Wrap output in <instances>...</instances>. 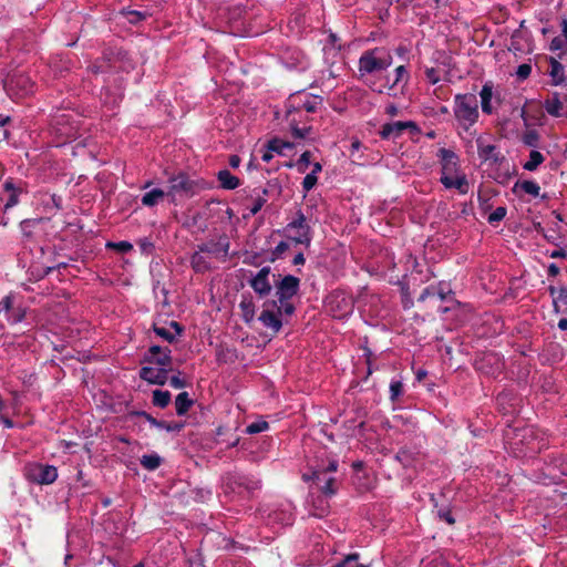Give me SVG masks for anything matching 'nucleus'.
Wrapping results in <instances>:
<instances>
[{"mask_svg": "<svg viewBox=\"0 0 567 567\" xmlns=\"http://www.w3.org/2000/svg\"><path fill=\"white\" fill-rule=\"evenodd\" d=\"M359 555L350 554L343 560L332 567H368L367 565L359 564Z\"/></svg>", "mask_w": 567, "mask_h": 567, "instance_id": "4c0bfd02", "label": "nucleus"}, {"mask_svg": "<svg viewBox=\"0 0 567 567\" xmlns=\"http://www.w3.org/2000/svg\"><path fill=\"white\" fill-rule=\"evenodd\" d=\"M40 219H24L20 223V229L24 237L30 238L32 236V228L39 224Z\"/></svg>", "mask_w": 567, "mask_h": 567, "instance_id": "c03bdc74", "label": "nucleus"}, {"mask_svg": "<svg viewBox=\"0 0 567 567\" xmlns=\"http://www.w3.org/2000/svg\"><path fill=\"white\" fill-rule=\"evenodd\" d=\"M279 307L281 308V315L291 316L295 312V307L292 303L288 301H279Z\"/></svg>", "mask_w": 567, "mask_h": 567, "instance_id": "5fc2aeb1", "label": "nucleus"}, {"mask_svg": "<svg viewBox=\"0 0 567 567\" xmlns=\"http://www.w3.org/2000/svg\"><path fill=\"white\" fill-rule=\"evenodd\" d=\"M268 189L267 188H255L251 194L252 204L248 208L251 215H256L267 202Z\"/></svg>", "mask_w": 567, "mask_h": 567, "instance_id": "393cba45", "label": "nucleus"}, {"mask_svg": "<svg viewBox=\"0 0 567 567\" xmlns=\"http://www.w3.org/2000/svg\"><path fill=\"white\" fill-rule=\"evenodd\" d=\"M217 179L224 189H235L240 185L239 178L233 175L228 169L219 171Z\"/></svg>", "mask_w": 567, "mask_h": 567, "instance_id": "bb28decb", "label": "nucleus"}, {"mask_svg": "<svg viewBox=\"0 0 567 567\" xmlns=\"http://www.w3.org/2000/svg\"><path fill=\"white\" fill-rule=\"evenodd\" d=\"M240 308L243 310V318L246 322L252 321L255 317V307L251 301H241Z\"/></svg>", "mask_w": 567, "mask_h": 567, "instance_id": "a19ab883", "label": "nucleus"}, {"mask_svg": "<svg viewBox=\"0 0 567 567\" xmlns=\"http://www.w3.org/2000/svg\"><path fill=\"white\" fill-rule=\"evenodd\" d=\"M478 155L482 159L488 161L493 157L495 146L491 144H484L483 142L478 141Z\"/></svg>", "mask_w": 567, "mask_h": 567, "instance_id": "58836bf2", "label": "nucleus"}, {"mask_svg": "<svg viewBox=\"0 0 567 567\" xmlns=\"http://www.w3.org/2000/svg\"><path fill=\"white\" fill-rule=\"evenodd\" d=\"M427 298L432 301H450L452 300L451 290L449 287L440 288L439 290L427 289Z\"/></svg>", "mask_w": 567, "mask_h": 567, "instance_id": "7c9ffc66", "label": "nucleus"}, {"mask_svg": "<svg viewBox=\"0 0 567 567\" xmlns=\"http://www.w3.org/2000/svg\"><path fill=\"white\" fill-rule=\"evenodd\" d=\"M169 328L171 329H167L165 327H157L155 326L154 327V332L163 338L164 340H166L167 342H173L177 336H179L183 331L181 324L176 321H171L169 322Z\"/></svg>", "mask_w": 567, "mask_h": 567, "instance_id": "4be33fe9", "label": "nucleus"}, {"mask_svg": "<svg viewBox=\"0 0 567 567\" xmlns=\"http://www.w3.org/2000/svg\"><path fill=\"white\" fill-rule=\"evenodd\" d=\"M329 42L331 43L332 49L340 50L341 44H338V37L334 33L329 34Z\"/></svg>", "mask_w": 567, "mask_h": 567, "instance_id": "0e129e2a", "label": "nucleus"}, {"mask_svg": "<svg viewBox=\"0 0 567 567\" xmlns=\"http://www.w3.org/2000/svg\"><path fill=\"white\" fill-rule=\"evenodd\" d=\"M338 470V462L330 460L327 466H317L310 478L313 481L318 489L327 497H331L337 493V482L334 473ZM303 480L308 481L309 476L303 474Z\"/></svg>", "mask_w": 567, "mask_h": 567, "instance_id": "20e7f679", "label": "nucleus"}, {"mask_svg": "<svg viewBox=\"0 0 567 567\" xmlns=\"http://www.w3.org/2000/svg\"><path fill=\"white\" fill-rule=\"evenodd\" d=\"M293 522V514L290 508L276 509L269 514V523L278 524L281 526L291 525Z\"/></svg>", "mask_w": 567, "mask_h": 567, "instance_id": "b1692460", "label": "nucleus"}, {"mask_svg": "<svg viewBox=\"0 0 567 567\" xmlns=\"http://www.w3.org/2000/svg\"><path fill=\"white\" fill-rule=\"evenodd\" d=\"M549 75L554 85H559L565 80V69L556 59H550Z\"/></svg>", "mask_w": 567, "mask_h": 567, "instance_id": "cd10ccee", "label": "nucleus"}, {"mask_svg": "<svg viewBox=\"0 0 567 567\" xmlns=\"http://www.w3.org/2000/svg\"><path fill=\"white\" fill-rule=\"evenodd\" d=\"M408 127L414 128V124L412 122H394L388 123L383 125L381 131V136L383 138H395L402 134Z\"/></svg>", "mask_w": 567, "mask_h": 567, "instance_id": "412c9836", "label": "nucleus"}, {"mask_svg": "<svg viewBox=\"0 0 567 567\" xmlns=\"http://www.w3.org/2000/svg\"><path fill=\"white\" fill-rule=\"evenodd\" d=\"M0 316L11 324L21 322L25 318V310L22 307H14L12 296H6L0 300Z\"/></svg>", "mask_w": 567, "mask_h": 567, "instance_id": "2eb2a0df", "label": "nucleus"}, {"mask_svg": "<svg viewBox=\"0 0 567 567\" xmlns=\"http://www.w3.org/2000/svg\"><path fill=\"white\" fill-rule=\"evenodd\" d=\"M267 147L279 155H284L286 150H291L293 147V144L279 138H274L268 142Z\"/></svg>", "mask_w": 567, "mask_h": 567, "instance_id": "2f4dec72", "label": "nucleus"}, {"mask_svg": "<svg viewBox=\"0 0 567 567\" xmlns=\"http://www.w3.org/2000/svg\"><path fill=\"white\" fill-rule=\"evenodd\" d=\"M300 280L292 276H285L277 285L276 295L278 297V301H288L290 300L299 290Z\"/></svg>", "mask_w": 567, "mask_h": 567, "instance_id": "dca6fc26", "label": "nucleus"}, {"mask_svg": "<svg viewBox=\"0 0 567 567\" xmlns=\"http://www.w3.org/2000/svg\"><path fill=\"white\" fill-rule=\"evenodd\" d=\"M310 157H311V153L309 151H306L300 155L299 159L296 163V166H297V169L299 173L307 172L308 167L311 164Z\"/></svg>", "mask_w": 567, "mask_h": 567, "instance_id": "79ce46f5", "label": "nucleus"}, {"mask_svg": "<svg viewBox=\"0 0 567 567\" xmlns=\"http://www.w3.org/2000/svg\"><path fill=\"white\" fill-rule=\"evenodd\" d=\"M522 189L528 194V195H532L534 197H537L539 195V192H540V187L538 186L537 183L535 182H532V181H526L522 184Z\"/></svg>", "mask_w": 567, "mask_h": 567, "instance_id": "49530a36", "label": "nucleus"}, {"mask_svg": "<svg viewBox=\"0 0 567 567\" xmlns=\"http://www.w3.org/2000/svg\"><path fill=\"white\" fill-rule=\"evenodd\" d=\"M268 427H269L268 422H266L264 420H259V421L250 423L247 426L246 432L248 434H257V433H261L264 431H267Z\"/></svg>", "mask_w": 567, "mask_h": 567, "instance_id": "37998d69", "label": "nucleus"}, {"mask_svg": "<svg viewBox=\"0 0 567 567\" xmlns=\"http://www.w3.org/2000/svg\"><path fill=\"white\" fill-rule=\"evenodd\" d=\"M548 274L550 276H557L559 274V267L556 264H550L548 266Z\"/></svg>", "mask_w": 567, "mask_h": 567, "instance_id": "338daca9", "label": "nucleus"}, {"mask_svg": "<svg viewBox=\"0 0 567 567\" xmlns=\"http://www.w3.org/2000/svg\"><path fill=\"white\" fill-rule=\"evenodd\" d=\"M234 483L239 485V486H245V488L248 492H252V491L259 488V481L251 480V478H248V477H245V476H236V477H234Z\"/></svg>", "mask_w": 567, "mask_h": 567, "instance_id": "c9c22d12", "label": "nucleus"}, {"mask_svg": "<svg viewBox=\"0 0 567 567\" xmlns=\"http://www.w3.org/2000/svg\"><path fill=\"white\" fill-rule=\"evenodd\" d=\"M453 112L458 125L468 131L480 117L476 95L472 93L456 94Z\"/></svg>", "mask_w": 567, "mask_h": 567, "instance_id": "f03ea898", "label": "nucleus"}, {"mask_svg": "<svg viewBox=\"0 0 567 567\" xmlns=\"http://www.w3.org/2000/svg\"><path fill=\"white\" fill-rule=\"evenodd\" d=\"M440 182L445 189L455 190L460 195H465L470 190V182L461 165L442 171Z\"/></svg>", "mask_w": 567, "mask_h": 567, "instance_id": "423d86ee", "label": "nucleus"}, {"mask_svg": "<svg viewBox=\"0 0 567 567\" xmlns=\"http://www.w3.org/2000/svg\"><path fill=\"white\" fill-rule=\"evenodd\" d=\"M259 321L264 327L271 329L275 333L279 332L282 327L281 308L277 301H266L262 305V311Z\"/></svg>", "mask_w": 567, "mask_h": 567, "instance_id": "9b49d317", "label": "nucleus"}, {"mask_svg": "<svg viewBox=\"0 0 567 567\" xmlns=\"http://www.w3.org/2000/svg\"><path fill=\"white\" fill-rule=\"evenodd\" d=\"M171 402V393L168 391L154 390L153 404L158 408H166Z\"/></svg>", "mask_w": 567, "mask_h": 567, "instance_id": "473e14b6", "label": "nucleus"}, {"mask_svg": "<svg viewBox=\"0 0 567 567\" xmlns=\"http://www.w3.org/2000/svg\"><path fill=\"white\" fill-rule=\"evenodd\" d=\"M25 477L30 482L48 485L58 478V470L53 465L31 463L25 467Z\"/></svg>", "mask_w": 567, "mask_h": 567, "instance_id": "6e6552de", "label": "nucleus"}, {"mask_svg": "<svg viewBox=\"0 0 567 567\" xmlns=\"http://www.w3.org/2000/svg\"><path fill=\"white\" fill-rule=\"evenodd\" d=\"M3 187L10 194H12L13 192H19V189L14 186L11 179L6 181Z\"/></svg>", "mask_w": 567, "mask_h": 567, "instance_id": "e2e57ef3", "label": "nucleus"}, {"mask_svg": "<svg viewBox=\"0 0 567 567\" xmlns=\"http://www.w3.org/2000/svg\"><path fill=\"white\" fill-rule=\"evenodd\" d=\"M506 216V208L505 207H497L489 216L488 221L489 223H496L504 219Z\"/></svg>", "mask_w": 567, "mask_h": 567, "instance_id": "3c124183", "label": "nucleus"}, {"mask_svg": "<svg viewBox=\"0 0 567 567\" xmlns=\"http://www.w3.org/2000/svg\"><path fill=\"white\" fill-rule=\"evenodd\" d=\"M402 392H403L402 382L400 380H392L390 383V399L392 401L398 400V398L402 394Z\"/></svg>", "mask_w": 567, "mask_h": 567, "instance_id": "a18cd8bd", "label": "nucleus"}, {"mask_svg": "<svg viewBox=\"0 0 567 567\" xmlns=\"http://www.w3.org/2000/svg\"><path fill=\"white\" fill-rule=\"evenodd\" d=\"M165 196H167V192L161 188H153L142 196L141 202L146 207H154L162 202Z\"/></svg>", "mask_w": 567, "mask_h": 567, "instance_id": "a878e982", "label": "nucleus"}, {"mask_svg": "<svg viewBox=\"0 0 567 567\" xmlns=\"http://www.w3.org/2000/svg\"><path fill=\"white\" fill-rule=\"evenodd\" d=\"M321 105V99L318 96H308V95H299L291 96L286 104V116L291 134L297 140H305L308 137L311 132L310 126H298L297 125V116L298 114L305 113L308 115L309 113H315L317 109Z\"/></svg>", "mask_w": 567, "mask_h": 567, "instance_id": "f257e3e1", "label": "nucleus"}, {"mask_svg": "<svg viewBox=\"0 0 567 567\" xmlns=\"http://www.w3.org/2000/svg\"><path fill=\"white\" fill-rule=\"evenodd\" d=\"M168 370L161 367H143L140 370V377L144 381L152 383V384H158L163 385L166 383L168 379Z\"/></svg>", "mask_w": 567, "mask_h": 567, "instance_id": "a211bd4d", "label": "nucleus"}, {"mask_svg": "<svg viewBox=\"0 0 567 567\" xmlns=\"http://www.w3.org/2000/svg\"><path fill=\"white\" fill-rule=\"evenodd\" d=\"M565 45H566V39H564L563 37H555L550 41L549 50L550 51H558V50L564 49Z\"/></svg>", "mask_w": 567, "mask_h": 567, "instance_id": "864d4df0", "label": "nucleus"}, {"mask_svg": "<svg viewBox=\"0 0 567 567\" xmlns=\"http://www.w3.org/2000/svg\"><path fill=\"white\" fill-rule=\"evenodd\" d=\"M122 14L127 19L130 23H137L145 20L147 12L138 10H122Z\"/></svg>", "mask_w": 567, "mask_h": 567, "instance_id": "e433bc0d", "label": "nucleus"}, {"mask_svg": "<svg viewBox=\"0 0 567 567\" xmlns=\"http://www.w3.org/2000/svg\"><path fill=\"white\" fill-rule=\"evenodd\" d=\"M271 269L266 266L262 267L249 280V286L259 298H266L272 291V284L270 281Z\"/></svg>", "mask_w": 567, "mask_h": 567, "instance_id": "ddd939ff", "label": "nucleus"}, {"mask_svg": "<svg viewBox=\"0 0 567 567\" xmlns=\"http://www.w3.org/2000/svg\"><path fill=\"white\" fill-rule=\"evenodd\" d=\"M146 360L150 363L156 364V367L167 369L172 363L171 350L167 348L162 349L159 346H153L148 350Z\"/></svg>", "mask_w": 567, "mask_h": 567, "instance_id": "6ab92c4d", "label": "nucleus"}, {"mask_svg": "<svg viewBox=\"0 0 567 567\" xmlns=\"http://www.w3.org/2000/svg\"><path fill=\"white\" fill-rule=\"evenodd\" d=\"M480 99L482 112L491 115L502 102L501 91L492 81H486L480 91Z\"/></svg>", "mask_w": 567, "mask_h": 567, "instance_id": "9d476101", "label": "nucleus"}, {"mask_svg": "<svg viewBox=\"0 0 567 567\" xmlns=\"http://www.w3.org/2000/svg\"><path fill=\"white\" fill-rule=\"evenodd\" d=\"M288 247H289V246H288V244H287L286 241H280V243L276 246V248H275V250H274V254H275L276 256H279V255H281L284 251H286V250L288 249Z\"/></svg>", "mask_w": 567, "mask_h": 567, "instance_id": "052dcab7", "label": "nucleus"}, {"mask_svg": "<svg viewBox=\"0 0 567 567\" xmlns=\"http://www.w3.org/2000/svg\"><path fill=\"white\" fill-rule=\"evenodd\" d=\"M140 463L144 468L154 471L159 467L162 458L156 453L145 454L141 457Z\"/></svg>", "mask_w": 567, "mask_h": 567, "instance_id": "c756f323", "label": "nucleus"}, {"mask_svg": "<svg viewBox=\"0 0 567 567\" xmlns=\"http://www.w3.org/2000/svg\"><path fill=\"white\" fill-rule=\"evenodd\" d=\"M286 230L289 233V238L297 244L309 246L312 240L311 227L301 210L297 212L296 217L287 225Z\"/></svg>", "mask_w": 567, "mask_h": 567, "instance_id": "0eeeda50", "label": "nucleus"}, {"mask_svg": "<svg viewBox=\"0 0 567 567\" xmlns=\"http://www.w3.org/2000/svg\"><path fill=\"white\" fill-rule=\"evenodd\" d=\"M393 62L392 54L386 48H373L364 51L358 63V71L361 76L382 72L391 66Z\"/></svg>", "mask_w": 567, "mask_h": 567, "instance_id": "7ed1b4c3", "label": "nucleus"}, {"mask_svg": "<svg viewBox=\"0 0 567 567\" xmlns=\"http://www.w3.org/2000/svg\"><path fill=\"white\" fill-rule=\"evenodd\" d=\"M525 145L536 147L538 145L539 135L536 130H527L522 137Z\"/></svg>", "mask_w": 567, "mask_h": 567, "instance_id": "ea45409f", "label": "nucleus"}, {"mask_svg": "<svg viewBox=\"0 0 567 567\" xmlns=\"http://www.w3.org/2000/svg\"><path fill=\"white\" fill-rule=\"evenodd\" d=\"M545 110L548 114H550L551 116H560L561 115V111H563V103L560 102V100L558 99V96L556 95L553 100H548L546 101L545 103Z\"/></svg>", "mask_w": 567, "mask_h": 567, "instance_id": "f704fd0d", "label": "nucleus"}, {"mask_svg": "<svg viewBox=\"0 0 567 567\" xmlns=\"http://www.w3.org/2000/svg\"><path fill=\"white\" fill-rule=\"evenodd\" d=\"M4 86L9 94L22 97L33 92L34 83L27 74L16 73L6 81Z\"/></svg>", "mask_w": 567, "mask_h": 567, "instance_id": "f8f14e48", "label": "nucleus"}, {"mask_svg": "<svg viewBox=\"0 0 567 567\" xmlns=\"http://www.w3.org/2000/svg\"><path fill=\"white\" fill-rule=\"evenodd\" d=\"M190 265L195 272H206L212 269V265L206 257V254L198 248L190 257Z\"/></svg>", "mask_w": 567, "mask_h": 567, "instance_id": "5701e85b", "label": "nucleus"}, {"mask_svg": "<svg viewBox=\"0 0 567 567\" xmlns=\"http://www.w3.org/2000/svg\"><path fill=\"white\" fill-rule=\"evenodd\" d=\"M168 184L167 197L171 198V202H175L177 196H192L196 193V182L184 173L171 176Z\"/></svg>", "mask_w": 567, "mask_h": 567, "instance_id": "1a4fd4ad", "label": "nucleus"}, {"mask_svg": "<svg viewBox=\"0 0 567 567\" xmlns=\"http://www.w3.org/2000/svg\"><path fill=\"white\" fill-rule=\"evenodd\" d=\"M544 162V156L538 151H532L529 159L524 164V169L533 172Z\"/></svg>", "mask_w": 567, "mask_h": 567, "instance_id": "72a5a7b5", "label": "nucleus"}, {"mask_svg": "<svg viewBox=\"0 0 567 567\" xmlns=\"http://www.w3.org/2000/svg\"><path fill=\"white\" fill-rule=\"evenodd\" d=\"M317 182H318V176H316L315 174L308 173L305 176V178L302 181V188L305 190V195L317 185Z\"/></svg>", "mask_w": 567, "mask_h": 567, "instance_id": "09e8293b", "label": "nucleus"}, {"mask_svg": "<svg viewBox=\"0 0 567 567\" xmlns=\"http://www.w3.org/2000/svg\"><path fill=\"white\" fill-rule=\"evenodd\" d=\"M435 513L440 519L447 524L452 525L454 523V518L449 508H437Z\"/></svg>", "mask_w": 567, "mask_h": 567, "instance_id": "603ef678", "label": "nucleus"}, {"mask_svg": "<svg viewBox=\"0 0 567 567\" xmlns=\"http://www.w3.org/2000/svg\"><path fill=\"white\" fill-rule=\"evenodd\" d=\"M274 153H275L274 151H270V150L267 147V150H266V151L264 152V154L261 155L262 161H264V162H269V161L272 158V156H274L272 154H274Z\"/></svg>", "mask_w": 567, "mask_h": 567, "instance_id": "774afa93", "label": "nucleus"}, {"mask_svg": "<svg viewBox=\"0 0 567 567\" xmlns=\"http://www.w3.org/2000/svg\"><path fill=\"white\" fill-rule=\"evenodd\" d=\"M408 80V71L404 65H400L395 69V79L393 80L392 86Z\"/></svg>", "mask_w": 567, "mask_h": 567, "instance_id": "8fccbe9b", "label": "nucleus"}, {"mask_svg": "<svg viewBox=\"0 0 567 567\" xmlns=\"http://www.w3.org/2000/svg\"><path fill=\"white\" fill-rule=\"evenodd\" d=\"M192 405H193V400L189 399V395L187 392L179 393L175 399V408H176V413L178 415L186 414Z\"/></svg>", "mask_w": 567, "mask_h": 567, "instance_id": "c85d7f7f", "label": "nucleus"}, {"mask_svg": "<svg viewBox=\"0 0 567 567\" xmlns=\"http://www.w3.org/2000/svg\"><path fill=\"white\" fill-rule=\"evenodd\" d=\"M230 243L227 236H220L218 240H209L197 246L206 255H210L225 261L229 255Z\"/></svg>", "mask_w": 567, "mask_h": 567, "instance_id": "4468645a", "label": "nucleus"}, {"mask_svg": "<svg viewBox=\"0 0 567 567\" xmlns=\"http://www.w3.org/2000/svg\"><path fill=\"white\" fill-rule=\"evenodd\" d=\"M136 415L144 417L152 426L158 430H165L167 432H179L183 429V423L158 421L144 411L136 412Z\"/></svg>", "mask_w": 567, "mask_h": 567, "instance_id": "aec40b11", "label": "nucleus"}, {"mask_svg": "<svg viewBox=\"0 0 567 567\" xmlns=\"http://www.w3.org/2000/svg\"><path fill=\"white\" fill-rule=\"evenodd\" d=\"M140 247L141 250L146 254H150L154 248L153 244L146 238L140 241Z\"/></svg>", "mask_w": 567, "mask_h": 567, "instance_id": "bf43d9fd", "label": "nucleus"}, {"mask_svg": "<svg viewBox=\"0 0 567 567\" xmlns=\"http://www.w3.org/2000/svg\"><path fill=\"white\" fill-rule=\"evenodd\" d=\"M327 311L337 319H343L352 313L353 300L344 291L336 290L326 300Z\"/></svg>", "mask_w": 567, "mask_h": 567, "instance_id": "39448f33", "label": "nucleus"}, {"mask_svg": "<svg viewBox=\"0 0 567 567\" xmlns=\"http://www.w3.org/2000/svg\"><path fill=\"white\" fill-rule=\"evenodd\" d=\"M435 156L440 164L441 172L449 168H455L460 165L458 155L451 147L439 145L435 150Z\"/></svg>", "mask_w": 567, "mask_h": 567, "instance_id": "f3484780", "label": "nucleus"}, {"mask_svg": "<svg viewBox=\"0 0 567 567\" xmlns=\"http://www.w3.org/2000/svg\"><path fill=\"white\" fill-rule=\"evenodd\" d=\"M169 384H171V386H173L175 389H183L186 386V382L177 375H174L171 378Z\"/></svg>", "mask_w": 567, "mask_h": 567, "instance_id": "13d9d810", "label": "nucleus"}, {"mask_svg": "<svg viewBox=\"0 0 567 567\" xmlns=\"http://www.w3.org/2000/svg\"><path fill=\"white\" fill-rule=\"evenodd\" d=\"M19 203V192H13L12 194H10L6 205H4V210H8L12 207H14L16 205H18Z\"/></svg>", "mask_w": 567, "mask_h": 567, "instance_id": "6e6d98bb", "label": "nucleus"}, {"mask_svg": "<svg viewBox=\"0 0 567 567\" xmlns=\"http://www.w3.org/2000/svg\"><path fill=\"white\" fill-rule=\"evenodd\" d=\"M106 247L117 250L118 252H128L133 249V245L128 241L107 243Z\"/></svg>", "mask_w": 567, "mask_h": 567, "instance_id": "de8ad7c7", "label": "nucleus"}, {"mask_svg": "<svg viewBox=\"0 0 567 567\" xmlns=\"http://www.w3.org/2000/svg\"><path fill=\"white\" fill-rule=\"evenodd\" d=\"M240 162H241V161H240V157H239L238 155H231V156L229 157V165H230V167H233V168H238V167H239V165H240Z\"/></svg>", "mask_w": 567, "mask_h": 567, "instance_id": "680f3d73", "label": "nucleus"}, {"mask_svg": "<svg viewBox=\"0 0 567 567\" xmlns=\"http://www.w3.org/2000/svg\"><path fill=\"white\" fill-rule=\"evenodd\" d=\"M311 166L312 169L310 174H315L316 176H318V174L322 171V165L319 162H315L311 164Z\"/></svg>", "mask_w": 567, "mask_h": 567, "instance_id": "69168bd1", "label": "nucleus"}, {"mask_svg": "<svg viewBox=\"0 0 567 567\" xmlns=\"http://www.w3.org/2000/svg\"><path fill=\"white\" fill-rule=\"evenodd\" d=\"M530 66L528 64H520L517 69V75L520 79H525L530 74Z\"/></svg>", "mask_w": 567, "mask_h": 567, "instance_id": "4d7b16f0", "label": "nucleus"}]
</instances>
